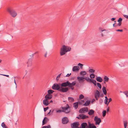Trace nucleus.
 <instances>
[{
    "mask_svg": "<svg viewBox=\"0 0 128 128\" xmlns=\"http://www.w3.org/2000/svg\"><path fill=\"white\" fill-rule=\"evenodd\" d=\"M104 103L106 104H107V105H108V100H104Z\"/></svg>",
    "mask_w": 128,
    "mask_h": 128,
    "instance_id": "45",
    "label": "nucleus"
},
{
    "mask_svg": "<svg viewBox=\"0 0 128 128\" xmlns=\"http://www.w3.org/2000/svg\"><path fill=\"white\" fill-rule=\"evenodd\" d=\"M96 80L100 82H102V78L100 76H98L96 78Z\"/></svg>",
    "mask_w": 128,
    "mask_h": 128,
    "instance_id": "21",
    "label": "nucleus"
},
{
    "mask_svg": "<svg viewBox=\"0 0 128 128\" xmlns=\"http://www.w3.org/2000/svg\"><path fill=\"white\" fill-rule=\"evenodd\" d=\"M88 82L92 83L95 86L97 84L96 81L94 80L89 78Z\"/></svg>",
    "mask_w": 128,
    "mask_h": 128,
    "instance_id": "13",
    "label": "nucleus"
},
{
    "mask_svg": "<svg viewBox=\"0 0 128 128\" xmlns=\"http://www.w3.org/2000/svg\"><path fill=\"white\" fill-rule=\"evenodd\" d=\"M88 128H96V127L93 123L91 124L90 122H88Z\"/></svg>",
    "mask_w": 128,
    "mask_h": 128,
    "instance_id": "11",
    "label": "nucleus"
},
{
    "mask_svg": "<svg viewBox=\"0 0 128 128\" xmlns=\"http://www.w3.org/2000/svg\"><path fill=\"white\" fill-rule=\"evenodd\" d=\"M79 125V122H76L71 124V126L72 128H76L78 127Z\"/></svg>",
    "mask_w": 128,
    "mask_h": 128,
    "instance_id": "8",
    "label": "nucleus"
},
{
    "mask_svg": "<svg viewBox=\"0 0 128 128\" xmlns=\"http://www.w3.org/2000/svg\"><path fill=\"white\" fill-rule=\"evenodd\" d=\"M76 84V81H74L72 82V83H70L69 82L70 87H73Z\"/></svg>",
    "mask_w": 128,
    "mask_h": 128,
    "instance_id": "18",
    "label": "nucleus"
},
{
    "mask_svg": "<svg viewBox=\"0 0 128 128\" xmlns=\"http://www.w3.org/2000/svg\"><path fill=\"white\" fill-rule=\"evenodd\" d=\"M47 54H48V52H46V53L44 55V56L45 57H46V56H47Z\"/></svg>",
    "mask_w": 128,
    "mask_h": 128,
    "instance_id": "59",
    "label": "nucleus"
},
{
    "mask_svg": "<svg viewBox=\"0 0 128 128\" xmlns=\"http://www.w3.org/2000/svg\"><path fill=\"white\" fill-rule=\"evenodd\" d=\"M86 72L85 71H81L80 72V74L81 76H84L86 75Z\"/></svg>",
    "mask_w": 128,
    "mask_h": 128,
    "instance_id": "26",
    "label": "nucleus"
},
{
    "mask_svg": "<svg viewBox=\"0 0 128 128\" xmlns=\"http://www.w3.org/2000/svg\"><path fill=\"white\" fill-rule=\"evenodd\" d=\"M84 100H81L80 101L78 102V103L79 104H82V103H84Z\"/></svg>",
    "mask_w": 128,
    "mask_h": 128,
    "instance_id": "36",
    "label": "nucleus"
},
{
    "mask_svg": "<svg viewBox=\"0 0 128 128\" xmlns=\"http://www.w3.org/2000/svg\"><path fill=\"white\" fill-rule=\"evenodd\" d=\"M104 83L106 84V82H107L109 80V78L106 76H104Z\"/></svg>",
    "mask_w": 128,
    "mask_h": 128,
    "instance_id": "20",
    "label": "nucleus"
},
{
    "mask_svg": "<svg viewBox=\"0 0 128 128\" xmlns=\"http://www.w3.org/2000/svg\"><path fill=\"white\" fill-rule=\"evenodd\" d=\"M116 31L117 32H122L123 31L122 30H116Z\"/></svg>",
    "mask_w": 128,
    "mask_h": 128,
    "instance_id": "51",
    "label": "nucleus"
},
{
    "mask_svg": "<svg viewBox=\"0 0 128 128\" xmlns=\"http://www.w3.org/2000/svg\"><path fill=\"white\" fill-rule=\"evenodd\" d=\"M68 121V118L67 117H64L62 119V123L63 124H66Z\"/></svg>",
    "mask_w": 128,
    "mask_h": 128,
    "instance_id": "10",
    "label": "nucleus"
},
{
    "mask_svg": "<svg viewBox=\"0 0 128 128\" xmlns=\"http://www.w3.org/2000/svg\"><path fill=\"white\" fill-rule=\"evenodd\" d=\"M49 108V107H47L46 108H44V112H46L47 110Z\"/></svg>",
    "mask_w": 128,
    "mask_h": 128,
    "instance_id": "44",
    "label": "nucleus"
},
{
    "mask_svg": "<svg viewBox=\"0 0 128 128\" xmlns=\"http://www.w3.org/2000/svg\"><path fill=\"white\" fill-rule=\"evenodd\" d=\"M112 99L111 98H110L108 99V104H109V103L112 101Z\"/></svg>",
    "mask_w": 128,
    "mask_h": 128,
    "instance_id": "48",
    "label": "nucleus"
},
{
    "mask_svg": "<svg viewBox=\"0 0 128 128\" xmlns=\"http://www.w3.org/2000/svg\"><path fill=\"white\" fill-rule=\"evenodd\" d=\"M69 88H71V89L72 90H73L74 89V88L73 87H69Z\"/></svg>",
    "mask_w": 128,
    "mask_h": 128,
    "instance_id": "62",
    "label": "nucleus"
},
{
    "mask_svg": "<svg viewBox=\"0 0 128 128\" xmlns=\"http://www.w3.org/2000/svg\"><path fill=\"white\" fill-rule=\"evenodd\" d=\"M109 110V107H108V108L107 109V112H108Z\"/></svg>",
    "mask_w": 128,
    "mask_h": 128,
    "instance_id": "61",
    "label": "nucleus"
},
{
    "mask_svg": "<svg viewBox=\"0 0 128 128\" xmlns=\"http://www.w3.org/2000/svg\"><path fill=\"white\" fill-rule=\"evenodd\" d=\"M78 66H80V68H82L84 64H78Z\"/></svg>",
    "mask_w": 128,
    "mask_h": 128,
    "instance_id": "49",
    "label": "nucleus"
},
{
    "mask_svg": "<svg viewBox=\"0 0 128 128\" xmlns=\"http://www.w3.org/2000/svg\"><path fill=\"white\" fill-rule=\"evenodd\" d=\"M84 98V96L82 94H81L79 96V99H82L83 98Z\"/></svg>",
    "mask_w": 128,
    "mask_h": 128,
    "instance_id": "37",
    "label": "nucleus"
},
{
    "mask_svg": "<svg viewBox=\"0 0 128 128\" xmlns=\"http://www.w3.org/2000/svg\"><path fill=\"white\" fill-rule=\"evenodd\" d=\"M95 101V100L94 99H93L91 101V103H92L94 101Z\"/></svg>",
    "mask_w": 128,
    "mask_h": 128,
    "instance_id": "58",
    "label": "nucleus"
},
{
    "mask_svg": "<svg viewBox=\"0 0 128 128\" xmlns=\"http://www.w3.org/2000/svg\"><path fill=\"white\" fill-rule=\"evenodd\" d=\"M1 126L3 128H8L4 122H3L1 124Z\"/></svg>",
    "mask_w": 128,
    "mask_h": 128,
    "instance_id": "32",
    "label": "nucleus"
},
{
    "mask_svg": "<svg viewBox=\"0 0 128 128\" xmlns=\"http://www.w3.org/2000/svg\"><path fill=\"white\" fill-rule=\"evenodd\" d=\"M106 111L105 110H104L102 112V116L103 117H104L106 115Z\"/></svg>",
    "mask_w": 128,
    "mask_h": 128,
    "instance_id": "33",
    "label": "nucleus"
},
{
    "mask_svg": "<svg viewBox=\"0 0 128 128\" xmlns=\"http://www.w3.org/2000/svg\"><path fill=\"white\" fill-rule=\"evenodd\" d=\"M99 30H100L101 32H103L104 31V30H102V28H99Z\"/></svg>",
    "mask_w": 128,
    "mask_h": 128,
    "instance_id": "57",
    "label": "nucleus"
},
{
    "mask_svg": "<svg viewBox=\"0 0 128 128\" xmlns=\"http://www.w3.org/2000/svg\"><path fill=\"white\" fill-rule=\"evenodd\" d=\"M94 111L93 110L91 109L90 110L88 114L89 115L91 116L94 114Z\"/></svg>",
    "mask_w": 128,
    "mask_h": 128,
    "instance_id": "22",
    "label": "nucleus"
},
{
    "mask_svg": "<svg viewBox=\"0 0 128 128\" xmlns=\"http://www.w3.org/2000/svg\"><path fill=\"white\" fill-rule=\"evenodd\" d=\"M77 79L78 80L79 82H80L81 80H82V78L80 76H78L77 77Z\"/></svg>",
    "mask_w": 128,
    "mask_h": 128,
    "instance_id": "43",
    "label": "nucleus"
},
{
    "mask_svg": "<svg viewBox=\"0 0 128 128\" xmlns=\"http://www.w3.org/2000/svg\"><path fill=\"white\" fill-rule=\"evenodd\" d=\"M48 118L46 117H45L42 121V125H43L46 124L47 122L48 121Z\"/></svg>",
    "mask_w": 128,
    "mask_h": 128,
    "instance_id": "14",
    "label": "nucleus"
},
{
    "mask_svg": "<svg viewBox=\"0 0 128 128\" xmlns=\"http://www.w3.org/2000/svg\"><path fill=\"white\" fill-rule=\"evenodd\" d=\"M68 100L70 102H73L74 101V99L71 97H69L68 98Z\"/></svg>",
    "mask_w": 128,
    "mask_h": 128,
    "instance_id": "29",
    "label": "nucleus"
},
{
    "mask_svg": "<svg viewBox=\"0 0 128 128\" xmlns=\"http://www.w3.org/2000/svg\"><path fill=\"white\" fill-rule=\"evenodd\" d=\"M82 80H85L87 82H88L89 79V78H88L87 77H84V76H82V77H81Z\"/></svg>",
    "mask_w": 128,
    "mask_h": 128,
    "instance_id": "28",
    "label": "nucleus"
},
{
    "mask_svg": "<svg viewBox=\"0 0 128 128\" xmlns=\"http://www.w3.org/2000/svg\"><path fill=\"white\" fill-rule=\"evenodd\" d=\"M89 71L91 73H94L95 72V70L92 69H90L89 70Z\"/></svg>",
    "mask_w": 128,
    "mask_h": 128,
    "instance_id": "39",
    "label": "nucleus"
},
{
    "mask_svg": "<svg viewBox=\"0 0 128 128\" xmlns=\"http://www.w3.org/2000/svg\"><path fill=\"white\" fill-rule=\"evenodd\" d=\"M88 111V108L87 107L82 108H81L79 111V112L80 113H85V112Z\"/></svg>",
    "mask_w": 128,
    "mask_h": 128,
    "instance_id": "7",
    "label": "nucleus"
},
{
    "mask_svg": "<svg viewBox=\"0 0 128 128\" xmlns=\"http://www.w3.org/2000/svg\"><path fill=\"white\" fill-rule=\"evenodd\" d=\"M96 93L95 96L99 97L100 96V93L99 91L98 90H96Z\"/></svg>",
    "mask_w": 128,
    "mask_h": 128,
    "instance_id": "25",
    "label": "nucleus"
},
{
    "mask_svg": "<svg viewBox=\"0 0 128 128\" xmlns=\"http://www.w3.org/2000/svg\"><path fill=\"white\" fill-rule=\"evenodd\" d=\"M90 78L92 79L94 78L95 76V75L94 74L92 73L90 74Z\"/></svg>",
    "mask_w": 128,
    "mask_h": 128,
    "instance_id": "31",
    "label": "nucleus"
},
{
    "mask_svg": "<svg viewBox=\"0 0 128 128\" xmlns=\"http://www.w3.org/2000/svg\"><path fill=\"white\" fill-rule=\"evenodd\" d=\"M32 60L31 58H29L28 59L27 63L28 64H31L32 63Z\"/></svg>",
    "mask_w": 128,
    "mask_h": 128,
    "instance_id": "30",
    "label": "nucleus"
},
{
    "mask_svg": "<svg viewBox=\"0 0 128 128\" xmlns=\"http://www.w3.org/2000/svg\"><path fill=\"white\" fill-rule=\"evenodd\" d=\"M76 118L79 119L84 120L88 118V116L83 114H82L79 115L78 116L76 117Z\"/></svg>",
    "mask_w": 128,
    "mask_h": 128,
    "instance_id": "6",
    "label": "nucleus"
},
{
    "mask_svg": "<svg viewBox=\"0 0 128 128\" xmlns=\"http://www.w3.org/2000/svg\"><path fill=\"white\" fill-rule=\"evenodd\" d=\"M54 92V90H48V94H52Z\"/></svg>",
    "mask_w": 128,
    "mask_h": 128,
    "instance_id": "27",
    "label": "nucleus"
},
{
    "mask_svg": "<svg viewBox=\"0 0 128 128\" xmlns=\"http://www.w3.org/2000/svg\"><path fill=\"white\" fill-rule=\"evenodd\" d=\"M102 90L104 95H106L107 94V91L106 88L105 86H103L102 88Z\"/></svg>",
    "mask_w": 128,
    "mask_h": 128,
    "instance_id": "23",
    "label": "nucleus"
},
{
    "mask_svg": "<svg viewBox=\"0 0 128 128\" xmlns=\"http://www.w3.org/2000/svg\"><path fill=\"white\" fill-rule=\"evenodd\" d=\"M66 106H67L65 107H62V112H65L67 114L69 113L70 112V111L69 110V111L66 112L65 110H67L68 108H70V106H69L68 104H67Z\"/></svg>",
    "mask_w": 128,
    "mask_h": 128,
    "instance_id": "9",
    "label": "nucleus"
},
{
    "mask_svg": "<svg viewBox=\"0 0 128 128\" xmlns=\"http://www.w3.org/2000/svg\"><path fill=\"white\" fill-rule=\"evenodd\" d=\"M52 94H47L45 96V99L47 100H49L50 99L52 98Z\"/></svg>",
    "mask_w": 128,
    "mask_h": 128,
    "instance_id": "15",
    "label": "nucleus"
},
{
    "mask_svg": "<svg viewBox=\"0 0 128 128\" xmlns=\"http://www.w3.org/2000/svg\"><path fill=\"white\" fill-rule=\"evenodd\" d=\"M61 73L60 74H58V76H57L56 78V80H57V81H58L59 80V78H60V76L61 75Z\"/></svg>",
    "mask_w": 128,
    "mask_h": 128,
    "instance_id": "41",
    "label": "nucleus"
},
{
    "mask_svg": "<svg viewBox=\"0 0 128 128\" xmlns=\"http://www.w3.org/2000/svg\"><path fill=\"white\" fill-rule=\"evenodd\" d=\"M78 102H75L73 104V106L75 108L77 109L78 106Z\"/></svg>",
    "mask_w": 128,
    "mask_h": 128,
    "instance_id": "24",
    "label": "nucleus"
},
{
    "mask_svg": "<svg viewBox=\"0 0 128 128\" xmlns=\"http://www.w3.org/2000/svg\"><path fill=\"white\" fill-rule=\"evenodd\" d=\"M116 19L115 18H112L111 19V20L112 21H114Z\"/></svg>",
    "mask_w": 128,
    "mask_h": 128,
    "instance_id": "55",
    "label": "nucleus"
},
{
    "mask_svg": "<svg viewBox=\"0 0 128 128\" xmlns=\"http://www.w3.org/2000/svg\"><path fill=\"white\" fill-rule=\"evenodd\" d=\"M74 77H72L71 78L70 80H73L74 79Z\"/></svg>",
    "mask_w": 128,
    "mask_h": 128,
    "instance_id": "63",
    "label": "nucleus"
},
{
    "mask_svg": "<svg viewBox=\"0 0 128 128\" xmlns=\"http://www.w3.org/2000/svg\"><path fill=\"white\" fill-rule=\"evenodd\" d=\"M124 124V126H127V124H128V122L126 121H123Z\"/></svg>",
    "mask_w": 128,
    "mask_h": 128,
    "instance_id": "35",
    "label": "nucleus"
},
{
    "mask_svg": "<svg viewBox=\"0 0 128 128\" xmlns=\"http://www.w3.org/2000/svg\"><path fill=\"white\" fill-rule=\"evenodd\" d=\"M32 64H28V65H27V67H28L29 66H32Z\"/></svg>",
    "mask_w": 128,
    "mask_h": 128,
    "instance_id": "64",
    "label": "nucleus"
},
{
    "mask_svg": "<svg viewBox=\"0 0 128 128\" xmlns=\"http://www.w3.org/2000/svg\"><path fill=\"white\" fill-rule=\"evenodd\" d=\"M100 96L101 97H102L104 96V95L102 93L101 94H100Z\"/></svg>",
    "mask_w": 128,
    "mask_h": 128,
    "instance_id": "60",
    "label": "nucleus"
},
{
    "mask_svg": "<svg viewBox=\"0 0 128 128\" xmlns=\"http://www.w3.org/2000/svg\"><path fill=\"white\" fill-rule=\"evenodd\" d=\"M80 127L81 128H88V125L86 123L84 122L82 124Z\"/></svg>",
    "mask_w": 128,
    "mask_h": 128,
    "instance_id": "12",
    "label": "nucleus"
},
{
    "mask_svg": "<svg viewBox=\"0 0 128 128\" xmlns=\"http://www.w3.org/2000/svg\"><path fill=\"white\" fill-rule=\"evenodd\" d=\"M80 69L79 67L78 66H74L72 68V70L73 72L78 71Z\"/></svg>",
    "mask_w": 128,
    "mask_h": 128,
    "instance_id": "17",
    "label": "nucleus"
},
{
    "mask_svg": "<svg viewBox=\"0 0 128 128\" xmlns=\"http://www.w3.org/2000/svg\"><path fill=\"white\" fill-rule=\"evenodd\" d=\"M124 16L125 18H126L128 19V16L125 15V14H124L123 15Z\"/></svg>",
    "mask_w": 128,
    "mask_h": 128,
    "instance_id": "50",
    "label": "nucleus"
},
{
    "mask_svg": "<svg viewBox=\"0 0 128 128\" xmlns=\"http://www.w3.org/2000/svg\"><path fill=\"white\" fill-rule=\"evenodd\" d=\"M42 128H51L50 126L49 125L48 126H44L42 127Z\"/></svg>",
    "mask_w": 128,
    "mask_h": 128,
    "instance_id": "38",
    "label": "nucleus"
},
{
    "mask_svg": "<svg viewBox=\"0 0 128 128\" xmlns=\"http://www.w3.org/2000/svg\"><path fill=\"white\" fill-rule=\"evenodd\" d=\"M60 85L61 88L62 92H67L69 90V88L68 86L70 87L69 82L67 81L66 82H62L60 84Z\"/></svg>",
    "mask_w": 128,
    "mask_h": 128,
    "instance_id": "1",
    "label": "nucleus"
},
{
    "mask_svg": "<svg viewBox=\"0 0 128 128\" xmlns=\"http://www.w3.org/2000/svg\"><path fill=\"white\" fill-rule=\"evenodd\" d=\"M71 74V73H70V74H68L66 75V77H69Z\"/></svg>",
    "mask_w": 128,
    "mask_h": 128,
    "instance_id": "47",
    "label": "nucleus"
},
{
    "mask_svg": "<svg viewBox=\"0 0 128 128\" xmlns=\"http://www.w3.org/2000/svg\"><path fill=\"white\" fill-rule=\"evenodd\" d=\"M7 11L10 14L13 18L16 17L17 14L16 12L12 7L8 8Z\"/></svg>",
    "mask_w": 128,
    "mask_h": 128,
    "instance_id": "3",
    "label": "nucleus"
},
{
    "mask_svg": "<svg viewBox=\"0 0 128 128\" xmlns=\"http://www.w3.org/2000/svg\"><path fill=\"white\" fill-rule=\"evenodd\" d=\"M52 88L53 90H56L60 92H62L60 84L54 83L52 86Z\"/></svg>",
    "mask_w": 128,
    "mask_h": 128,
    "instance_id": "4",
    "label": "nucleus"
},
{
    "mask_svg": "<svg viewBox=\"0 0 128 128\" xmlns=\"http://www.w3.org/2000/svg\"><path fill=\"white\" fill-rule=\"evenodd\" d=\"M90 103V101L88 100L85 103L83 104V105L85 106H88L89 105Z\"/></svg>",
    "mask_w": 128,
    "mask_h": 128,
    "instance_id": "19",
    "label": "nucleus"
},
{
    "mask_svg": "<svg viewBox=\"0 0 128 128\" xmlns=\"http://www.w3.org/2000/svg\"><path fill=\"white\" fill-rule=\"evenodd\" d=\"M122 19L121 18H120L118 20V22H121L122 23Z\"/></svg>",
    "mask_w": 128,
    "mask_h": 128,
    "instance_id": "40",
    "label": "nucleus"
},
{
    "mask_svg": "<svg viewBox=\"0 0 128 128\" xmlns=\"http://www.w3.org/2000/svg\"><path fill=\"white\" fill-rule=\"evenodd\" d=\"M0 75H2V76H6L8 77H9V76L8 75H7L2 74H0Z\"/></svg>",
    "mask_w": 128,
    "mask_h": 128,
    "instance_id": "52",
    "label": "nucleus"
},
{
    "mask_svg": "<svg viewBox=\"0 0 128 128\" xmlns=\"http://www.w3.org/2000/svg\"><path fill=\"white\" fill-rule=\"evenodd\" d=\"M122 23L121 22H119L117 25L116 26H120L121 24H122Z\"/></svg>",
    "mask_w": 128,
    "mask_h": 128,
    "instance_id": "46",
    "label": "nucleus"
},
{
    "mask_svg": "<svg viewBox=\"0 0 128 128\" xmlns=\"http://www.w3.org/2000/svg\"><path fill=\"white\" fill-rule=\"evenodd\" d=\"M71 49L70 48H69L68 46L64 45H63L62 47L60 49V55L62 56L66 52L70 51Z\"/></svg>",
    "mask_w": 128,
    "mask_h": 128,
    "instance_id": "2",
    "label": "nucleus"
},
{
    "mask_svg": "<svg viewBox=\"0 0 128 128\" xmlns=\"http://www.w3.org/2000/svg\"><path fill=\"white\" fill-rule=\"evenodd\" d=\"M124 93L126 96H128V91L124 92Z\"/></svg>",
    "mask_w": 128,
    "mask_h": 128,
    "instance_id": "42",
    "label": "nucleus"
},
{
    "mask_svg": "<svg viewBox=\"0 0 128 128\" xmlns=\"http://www.w3.org/2000/svg\"><path fill=\"white\" fill-rule=\"evenodd\" d=\"M103 102V100L102 99H100L99 100V102L100 104H101Z\"/></svg>",
    "mask_w": 128,
    "mask_h": 128,
    "instance_id": "53",
    "label": "nucleus"
},
{
    "mask_svg": "<svg viewBox=\"0 0 128 128\" xmlns=\"http://www.w3.org/2000/svg\"><path fill=\"white\" fill-rule=\"evenodd\" d=\"M43 104L45 106H48L50 104L48 100L45 99L44 100L43 102Z\"/></svg>",
    "mask_w": 128,
    "mask_h": 128,
    "instance_id": "16",
    "label": "nucleus"
},
{
    "mask_svg": "<svg viewBox=\"0 0 128 128\" xmlns=\"http://www.w3.org/2000/svg\"><path fill=\"white\" fill-rule=\"evenodd\" d=\"M94 121L95 122L96 125H99L100 122H102V120L100 118H99L97 116H95L94 118Z\"/></svg>",
    "mask_w": 128,
    "mask_h": 128,
    "instance_id": "5",
    "label": "nucleus"
},
{
    "mask_svg": "<svg viewBox=\"0 0 128 128\" xmlns=\"http://www.w3.org/2000/svg\"><path fill=\"white\" fill-rule=\"evenodd\" d=\"M57 112H62V110H59L56 111Z\"/></svg>",
    "mask_w": 128,
    "mask_h": 128,
    "instance_id": "54",
    "label": "nucleus"
},
{
    "mask_svg": "<svg viewBox=\"0 0 128 128\" xmlns=\"http://www.w3.org/2000/svg\"><path fill=\"white\" fill-rule=\"evenodd\" d=\"M97 84L99 88L100 89H101L102 88V86L101 84L99 82H97Z\"/></svg>",
    "mask_w": 128,
    "mask_h": 128,
    "instance_id": "34",
    "label": "nucleus"
},
{
    "mask_svg": "<svg viewBox=\"0 0 128 128\" xmlns=\"http://www.w3.org/2000/svg\"><path fill=\"white\" fill-rule=\"evenodd\" d=\"M84 80H82L80 82H79L81 83H82L84 82Z\"/></svg>",
    "mask_w": 128,
    "mask_h": 128,
    "instance_id": "56",
    "label": "nucleus"
}]
</instances>
